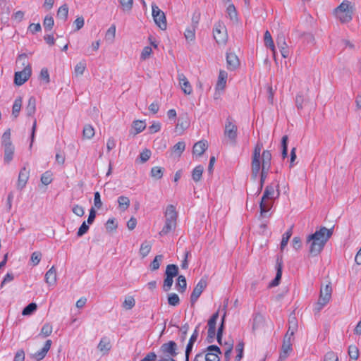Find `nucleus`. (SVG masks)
Returning <instances> with one entry per match:
<instances>
[{"instance_id": "f257e3e1", "label": "nucleus", "mask_w": 361, "mask_h": 361, "mask_svg": "<svg viewBox=\"0 0 361 361\" xmlns=\"http://www.w3.org/2000/svg\"><path fill=\"white\" fill-rule=\"evenodd\" d=\"M263 148V144L259 141L257 142L252 156L251 171L252 177L256 179L259 173L261 166L266 169H270L271 163V154L269 150H264L261 156V151Z\"/></svg>"}, {"instance_id": "f03ea898", "label": "nucleus", "mask_w": 361, "mask_h": 361, "mask_svg": "<svg viewBox=\"0 0 361 361\" xmlns=\"http://www.w3.org/2000/svg\"><path fill=\"white\" fill-rule=\"evenodd\" d=\"M332 235V229L322 227L319 231L310 235L307 241L310 242L309 252L312 256H317L323 250L325 244Z\"/></svg>"}, {"instance_id": "7ed1b4c3", "label": "nucleus", "mask_w": 361, "mask_h": 361, "mask_svg": "<svg viewBox=\"0 0 361 361\" xmlns=\"http://www.w3.org/2000/svg\"><path fill=\"white\" fill-rule=\"evenodd\" d=\"M165 224L161 231L159 233L161 236L166 235L176 226L178 214L173 205L169 204L166 207L164 212Z\"/></svg>"}, {"instance_id": "20e7f679", "label": "nucleus", "mask_w": 361, "mask_h": 361, "mask_svg": "<svg viewBox=\"0 0 361 361\" xmlns=\"http://www.w3.org/2000/svg\"><path fill=\"white\" fill-rule=\"evenodd\" d=\"M214 38L219 44H225L228 39L227 30L223 23L218 22L214 25Z\"/></svg>"}, {"instance_id": "39448f33", "label": "nucleus", "mask_w": 361, "mask_h": 361, "mask_svg": "<svg viewBox=\"0 0 361 361\" xmlns=\"http://www.w3.org/2000/svg\"><path fill=\"white\" fill-rule=\"evenodd\" d=\"M332 293V288L331 283L322 287L320 289L319 298L317 304L318 311L322 310L331 300Z\"/></svg>"}, {"instance_id": "423d86ee", "label": "nucleus", "mask_w": 361, "mask_h": 361, "mask_svg": "<svg viewBox=\"0 0 361 361\" xmlns=\"http://www.w3.org/2000/svg\"><path fill=\"white\" fill-rule=\"evenodd\" d=\"M152 17L156 25L161 30L166 29V19L164 13L154 4H152Z\"/></svg>"}, {"instance_id": "0eeeda50", "label": "nucleus", "mask_w": 361, "mask_h": 361, "mask_svg": "<svg viewBox=\"0 0 361 361\" xmlns=\"http://www.w3.org/2000/svg\"><path fill=\"white\" fill-rule=\"evenodd\" d=\"M252 332L261 335L266 332L267 326L264 317L260 314H255L252 322Z\"/></svg>"}, {"instance_id": "6e6552de", "label": "nucleus", "mask_w": 361, "mask_h": 361, "mask_svg": "<svg viewBox=\"0 0 361 361\" xmlns=\"http://www.w3.org/2000/svg\"><path fill=\"white\" fill-rule=\"evenodd\" d=\"M31 66L27 64L25 66L23 71L15 73L14 82L16 85H22L24 84L31 75Z\"/></svg>"}, {"instance_id": "1a4fd4ad", "label": "nucleus", "mask_w": 361, "mask_h": 361, "mask_svg": "<svg viewBox=\"0 0 361 361\" xmlns=\"http://www.w3.org/2000/svg\"><path fill=\"white\" fill-rule=\"evenodd\" d=\"M207 286V280L204 279H201L200 281L197 283V285L193 289L192 293H191L190 302L192 304H194L197 300V299L199 298L203 290L205 289Z\"/></svg>"}, {"instance_id": "9d476101", "label": "nucleus", "mask_w": 361, "mask_h": 361, "mask_svg": "<svg viewBox=\"0 0 361 361\" xmlns=\"http://www.w3.org/2000/svg\"><path fill=\"white\" fill-rule=\"evenodd\" d=\"M237 126L229 119H227L225 126L224 135L228 137L232 142H235L237 137Z\"/></svg>"}, {"instance_id": "9b49d317", "label": "nucleus", "mask_w": 361, "mask_h": 361, "mask_svg": "<svg viewBox=\"0 0 361 361\" xmlns=\"http://www.w3.org/2000/svg\"><path fill=\"white\" fill-rule=\"evenodd\" d=\"M276 274L275 279L270 283V287H274L279 284L280 280L282 276V268H283V257L282 256H278L276 259Z\"/></svg>"}, {"instance_id": "f8f14e48", "label": "nucleus", "mask_w": 361, "mask_h": 361, "mask_svg": "<svg viewBox=\"0 0 361 361\" xmlns=\"http://www.w3.org/2000/svg\"><path fill=\"white\" fill-rule=\"evenodd\" d=\"M208 353L206 354V361H220L219 355L221 350L216 345H212L207 347Z\"/></svg>"}, {"instance_id": "ddd939ff", "label": "nucleus", "mask_w": 361, "mask_h": 361, "mask_svg": "<svg viewBox=\"0 0 361 361\" xmlns=\"http://www.w3.org/2000/svg\"><path fill=\"white\" fill-rule=\"evenodd\" d=\"M277 46L280 50L281 56L286 59L289 56L290 51L286 42L284 35H279L276 39Z\"/></svg>"}, {"instance_id": "4468645a", "label": "nucleus", "mask_w": 361, "mask_h": 361, "mask_svg": "<svg viewBox=\"0 0 361 361\" xmlns=\"http://www.w3.org/2000/svg\"><path fill=\"white\" fill-rule=\"evenodd\" d=\"M30 171L25 167H23L18 175L17 188L18 190H23L28 180Z\"/></svg>"}, {"instance_id": "2eb2a0df", "label": "nucleus", "mask_w": 361, "mask_h": 361, "mask_svg": "<svg viewBox=\"0 0 361 361\" xmlns=\"http://www.w3.org/2000/svg\"><path fill=\"white\" fill-rule=\"evenodd\" d=\"M178 79L179 85L185 94H190L192 92V88L188 80L183 73L178 74Z\"/></svg>"}, {"instance_id": "dca6fc26", "label": "nucleus", "mask_w": 361, "mask_h": 361, "mask_svg": "<svg viewBox=\"0 0 361 361\" xmlns=\"http://www.w3.org/2000/svg\"><path fill=\"white\" fill-rule=\"evenodd\" d=\"M161 351L164 354H169L171 357H175L177 355V345L174 341H169L168 343H164L161 346Z\"/></svg>"}, {"instance_id": "f3484780", "label": "nucleus", "mask_w": 361, "mask_h": 361, "mask_svg": "<svg viewBox=\"0 0 361 361\" xmlns=\"http://www.w3.org/2000/svg\"><path fill=\"white\" fill-rule=\"evenodd\" d=\"M298 320L295 316L293 314H291L288 319V329L287 331V333L285 335V337L291 338L293 336L295 332L298 330Z\"/></svg>"}, {"instance_id": "a211bd4d", "label": "nucleus", "mask_w": 361, "mask_h": 361, "mask_svg": "<svg viewBox=\"0 0 361 361\" xmlns=\"http://www.w3.org/2000/svg\"><path fill=\"white\" fill-rule=\"evenodd\" d=\"M51 343L52 342L51 340H47L45 342L44 347L35 354L31 355V357L34 358L37 361L42 360L46 356L47 353L49 350Z\"/></svg>"}, {"instance_id": "6ab92c4d", "label": "nucleus", "mask_w": 361, "mask_h": 361, "mask_svg": "<svg viewBox=\"0 0 361 361\" xmlns=\"http://www.w3.org/2000/svg\"><path fill=\"white\" fill-rule=\"evenodd\" d=\"M227 68L229 70H235L240 66L238 56L233 53H228L226 56Z\"/></svg>"}, {"instance_id": "aec40b11", "label": "nucleus", "mask_w": 361, "mask_h": 361, "mask_svg": "<svg viewBox=\"0 0 361 361\" xmlns=\"http://www.w3.org/2000/svg\"><path fill=\"white\" fill-rule=\"evenodd\" d=\"M198 337V326L196 327L193 334L190 336L188 343L186 346L185 349V361H189V356L190 353L192 352L193 345L195 342L197 341Z\"/></svg>"}, {"instance_id": "412c9836", "label": "nucleus", "mask_w": 361, "mask_h": 361, "mask_svg": "<svg viewBox=\"0 0 361 361\" xmlns=\"http://www.w3.org/2000/svg\"><path fill=\"white\" fill-rule=\"evenodd\" d=\"M291 338L290 336L286 338L284 336L283 343L280 354L281 359H286L288 356V353L292 350Z\"/></svg>"}, {"instance_id": "4be33fe9", "label": "nucleus", "mask_w": 361, "mask_h": 361, "mask_svg": "<svg viewBox=\"0 0 361 361\" xmlns=\"http://www.w3.org/2000/svg\"><path fill=\"white\" fill-rule=\"evenodd\" d=\"M207 142L204 140L199 141L196 142L192 149V152L194 154H196L197 156H201L204 154V152L207 149Z\"/></svg>"}, {"instance_id": "5701e85b", "label": "nucleus", "mask_w": 361, "mask_h": 361, "mask_svg": "<svg viewBox=\"0 0 361 361\" xmlns=\"http://www.w3.org/2000/svg\"><path fill=\"white\" fill-rule=\"evenodd\" d=\"M45 281L49 286H54L56 283V271L52 267L45 274Z\"/></svg>"}, {"instance_id": "b1692460", "label": "nucleus", "mask_w": 361, "mask_h": 361, "mask_svg": "<svg viewBox=\"0 0 361 361\" xmlns=\"http://www.w3.org/2000/svg\"><path fill=\"white\" fill-rule=\"evenodd\" d=\"M264 42L265 46L267 47H269L271 50L272 54H273V56L275 59V57H276V47H275L274 41L272 39V37L271 35V33L268 30H267L265 32V33H264Z\"/></svg>"}, {"instance_id": "393cba45", "label": "nucleus", "mask_w": 361, "mask_h": 361, "mask_svg": "<svg viewBox=\"0 0 361 361\" xmlns=\"http://www.w3.org/2000/svg\"><path fill=\"white\" fill-rule=\"evenodd\" d=\"M228 78V74L225 71H220L218 81L216 85V89L217 90H224L226 84V80Z\"/></svg>"}, {"instance_id": "a878e982", "label": "nucleus", "mask_w": 361, "mask_h": 361, "mask_svg": "<svg viewBox=\"0 0 361 361\" xmlns=\"http://www.w3.org/2000/svg\"><path fill=\"white\" fill-rule=\"evenodd\" d=\"M353 11L335 12L336 18L343 23H348L352 20Z\"/></svg>"}, {"instance_id": "bb28decb", "label": "nucleus", "mask_w": 361, "mask_h": 361, "mask_svg": "<svg viewBox=\"0 0 361 361\" xmlns=\"http://www.w3.org/2000/svg\"><path fill=\"white\" fill-rule=\"evenodd\" d=\"M36 111V99L30 97L28 99L27 105L25 108V112L27 116H33Z\"/></svg>"}, {"instance_id": "cd10ccee", "label": "nucleus", "mask_w": 361, "mask_h": 361, "mask_svg": "<svg viewBox=\"0 0 361 361\" xmlns=\"http://www.w3.org/2000/svg\"><path fill=\"white\" fill-rule=\"evenodd\" d=\"M271 200V199H264V197H262L259 204L261 216H264V214L268 212L272 207V202Z\"/></svg>"}, {"instance_id": "c85d7f7f", "label": "nucleus", "mask_w": 361, "mask_h": 361, "mask_svg": "<svg viewBox=\"0 0 361 361\" xmlns=\"http://www.w3.org/2000/svg\"><path fill=\"white\" fill-rule=\"evenodd\" d=\"M4 161L7 164L13 159L14 154V146L13 144H8V145H4Z\"/></svg>"}, {"instance_id": "c756f323", "label": "nucleus", "mask_w": 361, "mask_h": 361, "mask_svg": "<svg viewBox=\"0 0 361 361\" xmlns=\"http://www.w3.org/2000/svg\"><path fill=\"white\" fill-rule=\"evenodd\" d=\"M68 14V7L66 4L62 5L58 9L56 17L57 18L63 20V22L67 20Z\"/></svg>"}, {"instance_id": "7c9ffc66", "label": "nucleus", "mask_w": 361, "mask_h": 361, "mask_svg": "<svg viewBox=\"0 0 361 361\" xmlns=\"http://www.w3.org/2000/svg\"><path fill=\"white\" fill-rule=\"evenodd\" d=\"M187 283L185 277L183 275L178 276L177 282L176 283V288L180 293H183L186 290Z\"/></svg>"}, {"instance_id": "2f4dec72", "label": "nucleus", "mask_w": 361, "mask_h": 361, "mask_svg": "<svg viewBox=\"0 0 361 361\" xmlns=\"http://www.w3.org/2000/svg\"><path fill=\"white\" fill-rule=\"evenodd\" d=\"M118 204L121 211H126L130 206V200L128 197L120 196L118 198Z\"/></svg>"}, {"instance_id": "473e14b6", "label": "nucleus", "mask_w": 361, "mask_h": 361, "mask_svg": "<svg viewBox=\"0 0 361 361\" xmlns=\"http://www.w3.org/2000/svg\"><path fill=\"white\" fill-rule=\"evenodd\" d=\"M22 106V98L18 97L16 99L12 109V115L14 116V118H17L19 115V113L21 109Z\"/></svg>"}, {"instance_id": "72a5a7b5", "label": "nucleus", "mask_w": 361, "mask_h": 361, "mask_svg": "<svg viewBox=\"0 0 361 361\" xmlns=\"http://www.w3.org/2000/svg\"><path fill=\"white\" fill-rule=\"evenodd\" d=\"M94 135V128L89 124H87L84 126L82 130V136L85 139H91Z\"/></svg>"}, {"instance_id": "f704fd0d", "label": "nucleus", "mask_w": 361, "mask_h": 361, "mask_svg": "<svg viewBox=\"0 0 361 361\" xmlns=\"http://www.w3.org/2000/svg\"><path fill=\"white\" fill-rule=\"evenodd\" d=\"M203 171H204V168L201 165L196 166L193 169V171L192 172V178L194 181L198 182L199 180H200L202 176Z\"/></svg>"}, {"instance_id": "c9c22d12", "label": "nucleus", "mask_w": 361, "mask_h": 361, "mask_svg": "<svg viewBox=\"0 0 361 361\" xmlns=\"http://www.w3.org/2000/svg\"><path fill=\"white\" fill-rule=\"evenodd\" d=\"M121 9L126 13H130L133 6V0H118Z\"/></svg>"}, {"instance_id": "e433bc0d", "label": "nucleus", "mask_w": 361, "mask_h": 361, "mask_svg": "<svg viewBox=\"0 0 361 361\" xmlns=\"http://www.w3.org/2000/svg\"><path fill=\"white\" fill-rule=\"evenodd\" d=\"M178 274V267L175 264H169L166 267L165 275L175 277Z\"/></svg>"}, {"instance_id": "4c0bfd02", "label": "nucleus", "mask_w": 361, "mask_h": 361, "mask_svg": "<svg viewBox=\"0 0 361 361\" xmlns=\"http://www.w3.org/2000/svg\"><path fill=\"white\" fill-rule=\"evenodd\" d=\"M116 36V26L112 25L106 31L105 39L111 43L114 41Z\"/></svg>"}, {"instance_id": "58836bf2", "label": "nucleus", "mask_w": 361, "mask_h": 361, "mask_svg": "<svg viewBox=\"0 0 361 361\" xmlns=\"http://www.w3.org/2000/svg\"><path fill=\"white\" fill-rule=\"evenodd\" d=\"M274 186L271 184L267 185L265 188L262 197L264 199H274L275 195Z\"/></svg>"}, {"instance_id": "ea45409f", "label": "nucleus", "mask_w": 361, "mask_h": 361, "mask_svg": "<svg viewBox=\"0 0 361 361\" xmlns=\"http://www.w3.org/2000/svg\"><path fill=\"white\" fill-rule=\"evenodd\" d=\"M152 248V245L150 243L145 241L140 246V254L142 257H145L148 255Z\"/></svg>"}, {"instance_id": "a19ab883", "label": "nucleus", "mask_w": 361, "mask_h": 361, "mask_svg": "<svg viewBox=\"0 0 361 361\" xmlns=\"http://www.w3.org/2000/svg\"><path fill=\"white\" fill-rule=\"evenodd\" d=\"M291 235H292V227L290 228L285 233H283V235L282 236V240H281V247H280L281 251L287 245Z\"/></svg>"}, {"instance_id": "79ce46f5", "label": "nucleus", "mask_w": 361, "mask_h": 361, "mask_svg": "<svg viewBox=\"0 0 361 361\" xmlns=\"http://www.w3.org/2000/svg\"><path fill=\"white\" fill-rule=\"evenodd\" d=\"M163 258L164 257L162 255H157L150 264V269L152 271L157 270L160 267V263L161 262Z\"/></svg>"}, {"instance_id": "37998d69", "label": "nucleus", "mask_w": 361, "mask_h": 361, "mask_svg": "<svg viewBox=\"0 0 361 361\" xmlns=\"http://www.w3.org/2000/svg\"><path fill=\"white\" fill-rule=\"evenodd\" d=\"M163 169L159 166H154L151 169V176L155 179H161L163 176Z\"/></svg>"}, {"instance_id": "c03bdc74", "label": "nucleus", "mask_w": 361, "mask_h": 361, "mask_svg": "<svg viewBox=\"0 0 361 361\" xmlns=\"http://www.w3.org/2000/svg\"><path fill=\"white\" fill-rule=\"evenodd\" d=\"M52 333V326L49 323H46L42 326L39 336L47 337Z\"/></svg>"}, {"instance_id": "a18cd8bd", "label": "nucleus", "mask_w": 361, "mask_h": 361, "mask_svg": "<svg viewBox=\"0 0 361 361\" xmlns=\"http://www.w3.org/2000/svg\"><path fill=\"white\" fill-rule=\"evenodd\" d=\"M348 355L353 360H357L359 357V350L355 345H350L348 348Z\"/></svg>"}, {"instance_id": "49530a36", "label": "nucleus", "mask_w": 361, "mask_h": 361, "mask_svg": "<svg viewBox=\"0 0 361 361\" xmlns=\"http://www.w3.org/2000/svg\"><path fill=\"white\" fill-rule=\"evenodd\" d=\"M52 180V173L49 171H46L41 176V182L45 185L50 184Z\"/></svg>"}, {"instance_id": "de8ad7c7", "label": "nucleus", "mask_w": 361, "mask_h": 361, "mask_svg": "<svg viewBox=\"0 0 361 361\" xmlns=\"http://www.w3.org/2000/svg\"><path fill=\"white\" fill-rule=\"evenodd\" d=\"M353 11L352 7H350V2L348 1H343L339 6H338L335 9V12H340V11Z\"/></svg>"}, {"instance_id": "09e8293b", "label": "nucleus", "mask_w": 361, "mask_h": 361, "mask_svg": "<svg viewBox=\"0 0 361 361\" xmlns=\"http://www.w3.org/2000/svg\"><path fill=\"white\" fill-rule=\"evenodd\" d=\"M288 140L287 135H283L281 139L282 157L285 159L288 156Z\"/></svg>"}, {"instance_id": "8fccbe9b", "label": "nucleus", "mask_w": 361, "mask_h": 361, "mask_svg": "<svg viewBox=\"0 0 361 361\" xmlns=\"http://www.w3.org/2000/svg\"><path fill=\"white\" fill-rule=\"evenodd\" d=\"M243 349L244 343L243 341H240L235 346V350L238 353L235 357V361H240L241 358L243 356Z\"/></svg>"}, {"instance_id": "3c124183", "label": "nucleus", "mask_w": 361, "mask_h": 361, "mask_svg": "<svg viewBox=\"0 0 361 361\" xmlns=\"http://www.w3.org/2000/svg\"><path fill=\"white\" fill-rule=\"evenodd\" d=\"M168 302L171 306H177L180 303L178 295L176 293H170L168 295Z\"/></svg>"}, {"instance_id": "603ef678", "label": "nucleus", "mask_w": 361, "mask_h": 361, "mask_svg": "<svg viewBox=\"0 0 361 361\" xmlns=\"http://www.w3.org/2000/svg\"><path fill=\"white\" fill-rule=\"evenodd\" d=\"M37 310V305L34 302L30 303L23 310V315H30Z\"/></svg>"}, {"instance_id": "864d4df0", "label": "nucleus", "mask_w": 361, "mask_h": 361, "mask_svg": "<svg viewBox=\"0 0 361 361\" xmlns=\"http://www.w3.org/2000/svg\"><path fill=\"white\" fill-rule=\"evenodd\" d=\"M135 305V299L131 297H127L125 298V300L123 303V307L126 310L132 309Z\"/></svg>"}, {"instance_id": "5fc2aeb1", "label": "nucleus", "mask_w": 361, "mask_h": 361, "mask_svg": "<svg viewBox=\"0 0 361 361\" xmlns=\"http://www.w3.org/2000/svg\"><path fill=\"white\" fill-rule=\"evenodd\" d=\"M185 149V143L183 141L178 142L173 147V151L180 156Z\"/></svg>"}, {"instance_id": "6e6d98bb", "label": "nucleus", "mask_w": 361, "mask_h": 361, "mask_svg": "<svg viewBox=\"0 0 361 361\" xmlns=\"http://www.w3.org/2000/svg\"><path fill=\"white\" fill-rule=\"evenodd\" d=\"M173 277L172 276H166L163 284V289L164 291L167 292L171 289L173 283Z\"/></svg>"}, {"instance_id": "4d7b16f0", "label": "nucleus", "mask_w": 361, "mask_h": 361, "mask_svg": "<svg viewBox=\"0 0 361 361\" xmlns=\"http://www.w3.org/2000/svg\"><path fill=\"white\" fill-rule=\"evenodd\" d=\"M219 318V312L214 313L208 321V329H215L216 321Z\"/></svg>"}, {"instance_id": "13d9d810", "label": "nucleus", "mask_w": 361, "mask_h": 361, "mask_svg": "<svg viewBox=\"0 0 361 361\" xmlns=\"http://www.w3.org/2000/svg\"><path fill=\"white\" fill-rule=\"evenodd\" d=\"M86 68V64L85 62H79L75 67V73L76 75H81L83 74Z\"/></svg>"}, {"instance_id": "bf43d9fd", "label": "nucleus", "mask_w": 361, "mask_h": 361, "mask_svg": "<svg viewBox=\"0 0 361 361\" xmlns=\"http://www.w3.org/2000/svg\"><path fill=\"white\" fill-rule=\"evenodd\" d=\"M226 12L231 20H235L237 18V12L233 4H231L228 6Z\"/></svg>"}, {"instance_id": "052dcab7", "label": "nucleus", "mask_w": 361, "mask_h": 361, "mask_svg": "<svg viewBox=\"0 0 361 361\" xmlns=\"http://www.w3.org/2000/svg\"><path fill=\"white\" fill-rule=\"evenodd\" d=\"M8 144H12L11 140V130H6L3 135H2V145H8Z\"/></svg>"}, {"instance_id": "680f3d73", "label": "nucleus", "mask_w": 361, "mask_h": 361, "mask_svg": "<svg viewBox=\"0 0 361 361\" xmlns=\"http://www.w3.org/2000/svg\"><path fill=\"white\" fill-rule=\"evenodd\" d=\"M98 348L100 351H107L110 349V343L106 339L102 338L98 345Z\"/></svg>"}, {"instance_id": "e2e57ef3", "label": "nucleus", "mask_w": 361, "mask_h": 361, "mask_svg": "<svg viewBox=\"0 0 361 361\" xmlns=\"http://www.w3.org/2000/svg\"><path fill=\"white\" fill-rule=\"evenodd\" d=\"M43 25L45 29L51 30L54 26V19L51 16H47L44 18Z\"/></svg>"}, {"instance_id": "0e129e2a", "label": "nucleus", "mask_w": 361, "mask_h": 361, "mask_svg": "<svg viewBox=\"0 0 361 361\" xmlns=\"http://www.w3.org/2000/svg\"><path fill=\"white\" fill-rule=\"evenodd\" d=\"M146 127L145 123L141 121H136L133 123V128L136 130L137 133H141L145 130Z\"/></svg>"}, {"instance_id": "69168bd1", "label": "nucleus", "mask_w": 361, "mask_h": 361, "mask_svg": "<svg viewBox=\"0 0 361 361\" xmlns=\"http://www.w3.org/2000/svg\"><path fill=\"white\" fill-rule=\"evenodd\" d=\"M150 156H151V151L147 149H145L140 154V161L142 163L146 162L150 158Z\"/></svg>"}, {"instance_id": "338daca9", "label": "nucleus", "mask_w": 361, "mask_h": 361, "mask_svg": "<svg viewBox=\"0 0 361 361\" xmlns=\"http://www.w3.org/2000/svg\"><path fill=\"white\" fill-rule=\"evenodd\" d=\"M152 52V49L150 47H148V46L145 47L141 53V56H140L141 59L146 60L147 59H148L150 56Z\"/></svg>"}, {"instance_id": "774afa93", "label": "nucleus", "mask_w": 361, "mask_h": 361, "mask_svg": "<svg viewBox=\"0 0 361 361\" xmlns=\"http://www.w3.org/2000/svg\"><path fill=\"white\" fill-rule=\"evenodd\" d=\"M324 361H338V357L336 353L330 351L325 355Z\"/></svg>"}]
</instances>
